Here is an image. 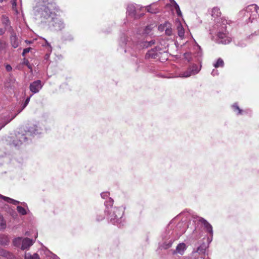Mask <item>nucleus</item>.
<instances>
[{
	"mask_svg": "<svg viewBox=\"0 0 259 259\" xmlns=\"http://www.w3.org/2000/svg\"><path fill=\"white\" fill-rule=\"evenodd\" d=\"M224 65V63L223 59L221 58H219L215 64H214V66L215 68H218L219 67H223Z\"/></svg>",
	"mask_w": 259,
	"mask_h": 259,
	"instance_id": "nucleus-14",
	"label": "nucleus"
},
{
	"mask_svg": "<svg viewBox=\"0 0 259 259\" xmlns=\"http://www.w3.org/2000/svg\"><path fill=\"white\" fill-rule=\"evenodd\" d=\"M17 210L19 213L22 215H25L27 213L26 209L21 206H18L17 207Z\"/></svg>",
	"mask_w": 259,
	"mask_h": 259,
	"instance_id": "nucleus-15",
	"label": "nucleus"
},
{
	"mask_svg": "<svg viewBox=\"0 0 259 259\" xmlns=\"http://www.w3.org/2000/svg\"><path fill=\"white\" fill-rule=\"evenodd\" d=\"M16 1L17 0H12V4L13 5V7L16 6Z\"/></svg>",
	"mask_w": 259,
	"mask_h": 259,
	"instance_id": "nucleus-30",
	"label": "nucleus"
},
{
	"mask_svg": "<svg viewBox=\"0 0 259 259\" xmlns=\"http://www.w3.org/2000/svg\"><path fill=\"white\" fill-rule=\"evenodd\" d=\"M2 22L3 25L5 26V27L8 29V31L9 32L10 27L11 26V22L6 15H3L2 17Z\"/></svg>",
	"mask_w": 259,
	"mask_h": 259,
	"instance_id": "nucleus-8",
	"label": "nucleus"
},
{
	"mask_svg": "<svg viewBox=\"0 0 259 259\" xmlns=\"http://www.w3.org/2000/svg\"><path fill=\"white\" fill-rule=\"evenodd\" d=\"M6 69L8 71H10L12 70V68L10 65H7L6 66Z\"/></svg>",
	"mask_w": 259,
	"mask_h": 259,
	"instance_id": "nucleus-26",
	"label": "nucleus"
},
{
	"mask_svg": "<svg viewBox=\"0 0 259 259\" xmlns=\"http://www.w3.org/2000/svg\"><path fill=\"white\" fill-rule=\"evenodd\" d=\"M178 35L180 37H183L184 35V30L183 28H181L178 32Z\"/></svg>",
	"mask_w": 259,
	"mask_h": 259,
	"instance_id": "nucleus-22",
	"label": "nucleus"
},
{
	"mask_svg": "<svg viewBox=\"0 0 259 259\" xmlns=\"http://www.w3.org/2000/svg\"><path fill=\"white\" fill-rule=\"evenodd\" d=\"M147 10L148 12H150L151 13H157L156 10H153L152 9V8L150 6L147 7Z\"/></svg>",
	"mask_w": 259,
	"mask_h": 259,
	"instance_id": "nucleus-20",
	"label": "nucleus"
},
{
	"mask_svg": "<svg viewBox=\"0 0 259 259\" xmlns=\"http://www.w3.org/2000/svg\"><path fill=\"white\" fill-rule=\"evenodd\" d=\"M127 11L130 14L135 15V8L133 5L128 6L127 7Z\"/></svg>",
	"mask_w": 259,
	"mask_h": 259,
	"instance_id": "nucleus-18",
	"label": "nucleus"
},
{
	"mask_svg": "<svg viewBox=\"0 0 259 259\" xmlns=\"http://www.w3.org/2000/svg\"><path fill=\"white\" fill-rule=\"evenodd\" d=\"M151 31V28L150 26H147L145 29V33L149 34Z\"/></svg>",
	"mask_w": 259,
	"mask_h": 259,
	"instance_id": "nucleus-23",
	"label": "nucleus"
},
{
	"mask_svg": "<svg viewBox=\"0 0 259 259\" xmlns=\"http://www.w3.org/2000/svg\"><path fill=\"white\" fill-rule=\"evenodd\" d=\"M7 123H8V122H6V123H4V124H2V125L0 124V130H1L2 128H3V127H4V126H5L7 124Z\"/></svg>",
	"mask_w": 259,
	"mask_h": 259,
	"instance_id": "nucleus-31",
	"label": "nucleus"
},
{
	"mask_svg": "<svg viewBox=\"0 0 259 259\" xmlns=\"http://www.w3.org/2000/svg\"><path fill=\"white\" fill-rule=\"evenodd\" d=\"M149 44H150V45H151V44H154V41L151 40V41H150L149 42Z\"/></svg>",
	"mask_w": 259,
	"mask_h": 259,
	"instance_id": "nucleus-32",
	"label": "nucleus"
},
{
	"mask_svg": "<svg viewBox=\"0 0 259 259\" xmlns=\"http://www.w3.org/2000/svg\"><path fill=\"white\" fill-rule=\"evenodd\" d=\"M30 97H28V98L26 99V100H25V102H24V105H23V109H24V108H25V107H26V106L27 105V104H28V103H29V101H30Z\"/></svg>",
	"mask_w": 259,
	"mask_h": 259,
	"instance_id": "nucleus-24",
	"label": "nucleus"
},
{
	"mask_svg": "<svg viewBox=\"0 0 259 259\" xmlns=\"http://www.w3.org/2000/svg\"><path fill=\"white\" fill-rule=\"evenodd\" d=\"M162 53V50L158 46H156L155 48L151 49L147 53L146 56L149 58L156 59L159 57V55Z\"/></svg>",
	"mask_w": 259,
	"mask_h": 259,
	"instance_id": "nucleus-3",
	"label": "nucleus"
},
{
	"mask_svg": "<svg viewBox=\"0 0 259 259\" xmlns=\"http://www.w3.org/2000/svg\"><path fill=\"white\" fill-rule=\"evenodd\" d=\"M224 36H225V34L223 33H220L218 35L219 37L222 39L224 38Z\"/></svg>",
	"mask_w": 259,
	"mask_h": 259,
	"instance_id": "nucleus-29",
	"label": "nucleus"
},
{
	"mask_svg": "<svg viewBox=\"0 0 259 259\" xmlns=\"http://www.w3.org/2000/svg\"><path fill=\"white\" fill-rule=\"evenodd\" d=\"M6 202L10 203H12L14 205H17V204H19V201L15 200L13 199H12L11 198L8 197H7V198H6Z\"/></svg>",
	"mask_w": 259,
	"mask_h": 259,
	"instance_id": "nucleus-16",
	"label": "nucleus"
},
{
	"mask_svg": "<svg viewBox=\"0 0 259 259\" xmlns=\"http://www.w3.org/2000/svg\"><path fill=\"white\" fill-rule=\"evenodd\" d=\"M7 29L5 27L4 28H0V35H3L5 33Z\"/></svg>",
	"mask_w": 259,
	"mask_h": 259,
	"instance_id": "nucleus-25",
	"label": "nucleus"
},
{
	"mask_svg": "<svg viewBox=\"0 0 259 259\" xmlns=\"http://www.w3.org/2000/svg\"><path fill=\"white\" fill-rule=\"evenodd\" d=\"M186 249V245L184 243H181L179 244L176 248V250L175 251L176 253H179L181 255H183L184 253L185 250Z\"/></svg>",
	"mask_w": 259,
	"mask_h": 259,
	"instance_id": "nucleus-9",
	"label": "nucleus"
},
{
	"mask_svg": "<svg viewBox=\"0 0 259 259\" xmlns=\"http://www.w3.org/2000/svg\"><path fill=\"white\" fill-rule=\"evenodd\" d=\"M175 8L176 9V11L177 12V15L179 16H181L182 15V13L180 10V9L179 8V6L178 4H176L175 5Z\"/></svg>",
	"mask_w": 259,
	"mask_h": 259,
	"instance_id": "nucleus-19",
	"label": "nucleus"
},
{
	"mask_svg": "<svg viewBox=\"0 0 259 259\" xmlns=\"http://www.w3.org/2000/svg\"><path fill=\"white\" fill-rule=\"evenodd\" d=\"M9 32L11 34L10 41L11 45L14 48H16L19 46V41L16 33L12 26L10 27Z\"/></svg>",
	"mask_w": 259,
	"mask_h": 259,
	"instance_id": "nucleus-4",
	"label": "nucleus"
},
{
	"mask_svg": "<svg viewBox=\"0 0 259 259\" xmlns=\"http://www.w3.org/2000/svg\"><path fill=\"white\" fill-rule=\"evenodd\" d=\"M13 242L15 245H18L22 242L21 249L23 250L29 248L33 244L32 240L28 238H25L22 240L21 238H18L15 239Z\"/></svg>",
	"mask_w": 259,
	"mask_h": 259,
	"instance_id": "nucleus-2",
	"label": "nucleus"
},
{
	"mask_svg": "<svg viewBox=\"0 0 259 259\" xmlns=\"http://www.w3.org/2000/svg\"><path fill=\"white\" fill-rule=\"evenodd\" d=\"M106 195V194H105V193H102V194H101V196H102V197H103V195Z\"/></svg>",
	"mask_w": 259,
	"mask_h": 259,
	"instance_id": "nucleus-33",
	"label": "nucleus"
},
{
	"mask_svg": "<svg viewBox=\"0 0 259 259\" xmlns=\"http://www.w3.org/2000/svg\"><path fill=\"white\" fill-rule=\"evenodd\" d=\"M25 259H40L38 254L34 253L31 254L30 253H26L25 255Z\"/></svg>",
	"mask_w": 259,
	"mask_h": 259,
	"instance_id": "nucleus-11",
	"label": "nucleus"
},
{
	"mask_svg": "<svg viewBox=\"0 0 259 259\" xmlns=\"http://www.w3.org/2000/svg\"><path fill=\"white\" fill-rule=\"evenodd\" d=\"M31 48H25L23 50V53H22V56H25V54L29 53L30 51L31 50Z\"/></svg>",
	"mask_w": 259,
	"mask_h": 259,
	"instance_id": "nucleus-21",
	"label": "nucleus"
},
{
	"mask_svg": "<svg viewBox=\"0 0 259 259\" xmlns=\"http://www.w3.org/2000/svg\"><path fill=\"white\" fill-rule=\"evenodd\" d=\"M111 211L113 212V214L110 217V219L111 220L118 219V218H121V214L120 213H118V214H116L117 211H118V209L117 208H116L115 207L112 208Z\"/></svg>",
	"mask_w": 259,
	"mask_h": 259,
	"instance_id": "nucleus-10",
	"label": "nucleus"
},
{
	"mask_svg": "<svg viewBox=\"0 0 259 259\" xmlns=\"http://www.w3.org/2000/svg\"><path fill=\"white\" fill-rule=\"evenodd\" d=\"M47 5V6L45 7L41 13V17L45 19L51 18L52 20H53L55 17L57 16V13L59 12L60 10L56 6L55 3H51Z\"/></svg>",
	"mask_w": 259,
	"mask_h": 259,
	"instance_id": "nucleus-1",
	"label": "nucleus"
},
{
	"mask_svg": "<svg viewBox=\"0 0 259 259\" xmlns=\"http://www.w3.org/2000/svg\"><path fill=\"white\" fill-rule=\"evenodd\" d=\"M223 43L226 44L227 42H229L230 41V39L229 38H227V39H225V40H222L221 41Z\"/></svg>",
	"mask_w": 259,
	"mask_h": 259,
	"instance_id": "nucleus-28",
	"label": "nucleus"
},
{
	"mask_svg": "<svg viewBox=\"0 0 259 259\" xmlns=\"http://www.w3.org/2000/svg\"><path fill=\"white\" fill-rule=\"evenodd\" d=\"M232 107L234 109V111L235 112H238V114H241L242 112V110L240 109L239 106L237 104H234L232 106Z\"/></svg>",
	"mask_w": 259,
	"mask_h": 259,
	"instance_id": "nucleus-17",
	"label": "nucleus"
},
{
	"mask_svg": "<svg viewBox=\"0 0 259 259\" xmlns=\"http://www.w3.org/2000/svg\"><path fill=\"white\" fill-rule=\"evenodd\" d=\"M195 67H196V66H193V69H188L185 72L181 73L180 74V76L182 77H188L192 74L197 73L199 72V70L194 69V68Z\"/></svg>",
	"mask_w": 259,
	"mask_h": 259,
	"instance_id": "nucleus-6",
	"label": "nucleus"
},
{
	"mask_svg": "<svg viewBox=\"0 0 259 259\" xmlns=\"http://www.w3.org/2000/svg\"><path fill=\"white\" fill-rule=\"evenodd\" d=\"M6 227V222L2 215H0V230L5 229Z\"/></svg>",
	"mask_w": 259,
	"mask_h": 259,
	"instance_id": "nucleus-13",
	"label": "nucleus"
},
{
	"mask_svg": "<svg viewBox=\"0 0 259 259\" xmlns=\"http://www.w3.org/2000/svg\"><path fill=\"white\" fill-rule=\"evenodd\" d=\"M0 198L3 199L5 201H6V198H7V197L3 196L0 194Z\"/></svg>",
	"mask_w": 259,
	"mask_h": 259,
	"instance_id": "nucleus-27",
	"label": "nucleus"
},
{
	"mask_svg": "<svg viewBox=\"0 0 259 259\" xmlns=\"http://www.w3.org/2000/svg\"><path fill=\"white\" fill-rule=\"evenodd\" d=\"M41 88L42 85L41 81L39 80L34 81L31 83L29 87L30 90L34 94L38 93Z\"/></svg>",
	"mask_w": 259,
	"mask_h": 259,
	"instance_id": "nucleus-5",
	"label": "nucleus"
},
{
	"mask_svg": "<svg viewBox=\"0 0 259 259\" xmlns=\"http://www.w3.org/2000/svg\"><path fill=\"white\" fill-rule=\"evenodd\" d=\"M212 16L214 17H219L221 15L220 9L218 8H213L212 10Z\"/></svg>",
	"mask_w": 259,
	"mask_h": 259,
	"instance_id": "nucleus-12",
	"label": "nucleus"
},
{
	"mask_svg": "<svg viewBox=\"0 0 259 259\" xmlns=\"http://www.w3.org/2000/svg\"><path fill=\"white\" fill-rule=\"evenodd\" d=\"M198 221L201 223L204 226L207 231L212 234V227L211 225L204 219L200 218Z\"/></svg>",
	"mask_w": 259,
	"mask_h": 259,
	"instance_id": "nucleus-7",
	"label": "nucleus"
}]
</instances>
